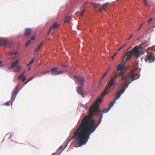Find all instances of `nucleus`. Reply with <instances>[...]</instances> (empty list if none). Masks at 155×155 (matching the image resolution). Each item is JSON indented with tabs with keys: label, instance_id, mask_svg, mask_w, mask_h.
Here are the masks:
<instances>
[{
	"label": "nucleus",
	"instance_id": "nucleus-1",
	"mask_svg": "<svg viewBox=\"0 0 155 155\" xmlns=\"http://www.w3.org/2000/svg\"><path fill=\"white\" fill-rule=\"evenodd\" d=\"M103 92L100 97L97 99L91 108L89 114L85 116L82 120L81 124L74 133V135L69 140L68 143L74 138L76 140H79L78 144L79 147L85 145L87 142L91 134L96 129L97 124L94 119V116L95 114L98 116L101 112L99 110V104L102 101Z\"/></svg>",
	"mask_w": 155,
	"mask_h": 155
},
{
	"label": "nucleus",
	"instance_id": "nucleus-2",
	"mask_svg": "<svg viewBox=\"0 0 155 155\" xmlns=\"http://www.w3.org/2000/svg\"><path fill=\"white\" fill-rule=\"evenodd\" d=\"M153 48L149 47L147 50V58L145 61L146 62L151 63L155 61V56H154L153 54L152 53Z\"/></svg>",
	"mask_w": 155,
	"mask_h": 155
},
{
	"label": "nucleus",
	"instance_id": "nucleus-3",
	"mask_svg": "<svg viewBox=\"0 0 155 155\" xmlns=\"http://www.w3.org/2000/svg\"><path fill=\"white\" fill-rule=\"evenodd\" d=\"M143 45V44H140V46L139 47H137V46H135L133 48L132 50H131L133 55L135 56L137 58H138L140 56V55L143 54V51L140 50V49L144 48V46H142Z\"/></svg>",
	"mask_w": 155,
	"mask_h": 155
},
{
	"label": "nucleus",
	"instance_id": "nucleus-4",
	"mask_svg": "<svg viewBox=\"0 0 155 155\" xmlns=\"http://www.w3.org/2000/svg\"><path fill=\"white\" fill-rule=\"evenodd\" d=\"M116 100L114 99V100L110 102L109 104L108 107L106 109L103 110L101 111V113L99 117V121L98 123L97 124V126L99 125V124L101 123V120L103 117V114L104 113H106L108 111L110 110L112 107L113 106L114 103L115 102Z\"/></svg>",
	"mask_w": 155,
	"mask_h": 155
},
{
	"label": "nucleus",
	"instance_id": "nucleus-5",
	"mask_svg": "<svg viewBox=\"0 0 155 155\" xmlns=\"http://www.w3.org/2000/svg\"><path fill=\"white\" fill-rule=\"evenodd\" d=\"M127 75L128 76V79L130 78L131 79V81H129L128 82L126 83L123 86V87H124L125 89V88L127 87L129 84L131 83L132 81L137 79V78L135 79V78L136 76L137 75V74H134L132 70L129 73L127 74Z\"/></svg>",
	"mask_w": 155,
	"mask_h": 155
},
{
	"label": "nucleus",
	"instance_id": "nucleus-6",
	"mask_svg": "<svg viewBox=\"0 0 155 155\" xmlns=\"http://www.w3.org/2000/svg\"><path fill=\"white\" fill-rule=\"evenodd\" d=\"M18 85L16 88L12 91L11 101L6 102L4 104L5 105L9 106L10 105V104L14 101L16 96V95L18 93Z\"/></svg>",
	"mask_w": 155,
	"mask_h": 155
},
{
	"label": "nucleus",
	"instance_id": "nucleus-7",
	"mask_svg": "<svg viewBox=\"0 0 155 155\" xmlns=\"http://www.w3.org/2000/svg\"><path fill=\"white\" fill-rule=\"evenodd\" d=\"M119 76H122V79L121 80L122 81L123 80L126 81L128 79V76L127 74H126V73L123 71H120V72L116 73L114 74V77L113 78L116 80V78Z\"/></svg>",
	"mask_w": 155,
	"mask_h": 155
},
{
	"label": "nucleus",
	"instance_id": "nucleus-8",
	"mask_svg": "<svg viewBox=\"0 0 155 155\" xmlns=\"http://www.w3.org/2000/svg\"><path fill=\"white\" fill-rule=\"evenodd\" d=\"M115 80V79L112 78L111 79L110 82L107 84L106 88L103 91V96H105L107 94L108 92V90L111 88L112 86L114 84Z\"/></svg>",
	"mask_w": 155,
	"mask_h": 155
},
{
	"label": "nucleus",
	"instance_id": "nucleus-9",
	"mask_svg": "<svg viewBox=\"0 0 155 155\" xmlns=\"http://www.w3.org/2000/svg\"><path fill=\"white\" fill-rule=\"evenodd\" d=\"M58 69V68H52L51 70V74L52 75H59L64 72L63 71H57Z\"/></svg>",
	"mask_w": 155,
	"mask_h": 155
},
{
	"label": "nucleus",
	"instance_id": "nucleus-10",
	"mask_svg": "<svg viewBox=\"0 0 155 155\" xmlns=\"http://www.w3.org/2000/svg\"><path fill=\"white\" fill-rule=\"evenodd\" d=\"M18 53V52L16 51L12 52H8V54L10 56V59L11 60L15 59L16 58L15 56Z\"/></svg>",
	"mask_w": 155,
	"mask_h": 155
},
{
	"label": "nucleus",
	"instance_id": "nucleus-11",
	"mask_svg": "<svg viewBox=\"0 0 155 155\" xmlns=\"http://www.w3.org/2000/svg\"><path fill=\"white\" fill-rule=\"evenodd\" d=\"M132 54H133L131 50L128 51L127 53L125 56V57H126V60H130L131 58Z\"/></svg>",
	"mask_w": 155,
	"mask_h": 155
},
{
	"label": "nucleus",
	"instance_id": "nucleus-12",
	"mask_svg": "<svg viewBox=\"0 0 155 155\" xmlns=\"http://www.w3.org/2000/svg\"><path fill=\"white\" fill-rule=\"evenodd\" d=\"M59 25H58L57 23H54L51 26L50 28H49V31L48 32V34L49 32L51 31L52 28H53V29H54L58 27H59Z\"/></svg>",
	"mask_w": 155,
	"mask_h": 155
},
{
	"label": "nucleus",
	"instance_id": "nucleus-13",
	"mask_svg": "<svg viewBox=\"0 0 155 155\" xmlns=\"http://www.w3.org/2000/svg\"><path fill=\"white\" fill-rule=\"evenodd\" d=\"M19 61L18 60H17L15 61L12 64L11 66L8 67V69H11L13 68L16 67L18 64Z\"/></svg>",
	"mask_w": 155,
	"mask_h": 155
},
{
	"label": "nucleus",
	"instance_id": "nucleus-14",
	"mask_svg": "<svg viewBox=\"0 0 155 155\" xmlns=\"http://www.w3.org/2000/svg\"><path fill=\"white\" fill-rule=\"evenodd\" d=\"M75 77L77 78L78 82H80L82 85H83L84 83V80L83 79V78L81 76H75Z\"/></svg>",
	"mask_w": 155,
	"mask_h": 155
},
{
	"label": "nucleus",
	"instance_id": "nucleus-15",
	"mask_svg": "<svg viewBox=\"0 0 155 155\" xmlns=\"http://www.w3.org/2000/svg\"><path fill=\"white\" fill-rule=\"evenodd\" d=\"M77 91L79 94L82 96L84 95L83 90L81 86L78 87L77 89Z\"/></svg>",
	"mask_w": 155,
	"mask_h": 155
},
{
	"label": "nucleus",
	"instance_id": "nucleus-16",
	"mask_svg": "<svg viewBox=\"0 0 155 155\" xmlns=\"http://www.w3.org/2000/svg\"><path fill=\"white\" fill-rule=\"evenodd\" d=\"M8 41L0 39V45L5 46L8 44Z\"/></svg>",
	"mask_w": 155,
	"mask_h": 155
},
{
	"label": "nucleus",
	"instance_id": "nucleus-17",
	"mask_svg": "<svg viewBox=\"0 0 155 155\" xmlns=\"http://www.w3.org/2000/svg\"><path fill=\"white\" fill-rule=\"evenodd\" d=\"M124 68V66L123 65V64H120L117 67V70L118 72L120 71H123H123Z\"/></svg>",
	"mask_w": 155,
	"mask_h": 155
},
{
	"label": "nucleus",
	"instance_id": "nucleus-18",
	"mask_svg": "<svg viewBox=\"0 0 155 155\" xmlns=\"http://www.w3.org/2000/svg\"><path fill=\"white\" fill-rule=\"evenodd\" d=\"M31 31V29L28 28L25 29V35L26 36H28L30 35Z\"/></svg>",
	"mask_w": 155,
	"mask_h": 155
},
{
	"label": "nucleus",
	"instance_id": "nucleus-19",
	"mask_svg": "<svg viewBox=\"0 0 155 155\" xmlns=\"http://www.w3.org/2000/svg\"><path fill=\"white\" fill-rule=\"evenodd\" d=\"M22 67L21 66H17L15 69H14V72H17L19 71L21 69Z\"/></svg>",
	"mask_w": 155,
	"mask_h": 155
},
{
	"label": "nucleus",
	"instance_id": "nucleus-20",
	"mask_svg": "<svg viewBox=\"0 0 155 155\" xmlns=\"http://www.w3.org/2000/svg\"><path fill=\"white\" fill-rule=\"evenodd\" d=\"M116 94H117V95L116 97L114 98V99L115 100H116L117 99H118L121 96V94L120 93L118 92H116Z\"/></svg>",
	"mask_w": 155,
	"mask_h": 155
},
{
	"label": "nucleus",
	"instance_id": "nucleus-21",
	"mask_svg": "<svg viewBox=\"0 0 155 155\" xmlns=\"http://www.w3.org/2000/svg\"><path fill=\"white\" fill-rule=\"evenodd\" d=\"M120 88H119L118 92L120 93L121 94L124 93V91L125 90V89L124 88V87H122L120 89Z\"/></svg>",
	"mask_w": 155,
	"mask_h": 155
},
{
	"label": "nucleus",
	"instance_id": "nucleus-22",
	"mask_svg": "<svg viewBox=\"0 0 155 155\" xmlns=\"http://www.w3.org/2000/svg\"><path fill=\"white\" fill-rule=\"evenodd\" d=\"M138 64L139 63L138 58H136L135 59V62L134 63V66L136 68H137L138 67Z\"/></svg>",
	"mask_w": 155,
	"mask_h": 155
},
{
	"label": "nucleus",
	"instance_id": "nucleus-23",
	"mask_svg": "<svg viewBox=\"0 0 155 155\" xmlns=\"http://www.w3.org/2000/svg\"><path fill=\"white\" fill-rule=\"evenodd\" d=\"M91 4V3L88 2H85L84 3V8L90 7V5Z\"/></svg>",
	"mask_w": 155,
	"mask_h": 155
},
{
	"label": "nucleus",
	"instance_id": "nucleus-24",
	"mask_svg": "<svg viewBox=\"0 0 155 155\" xmlns=\"http://www.w3.org/2000/svg\"><path fill=\"white\" fill-rule=\"evenodd\" d=\"M43 44V42H41L38 47L35 49V51L37 52L41 48V45H42Z\"/></svg>",
	"mask_w": 155,
	"mask_h": 155
},
{
	"label": "nucleus",
	"instance_id": "nucleus-25",
	"mask_svg": "<svg viewBox=\"0 0 155 155\" xmlns=\"http://www.w3.org/2000/svg\"><path fill=\"white\" fill-rule=\"evenodd\" d=\"M25 71H24L22 72V73H21V74L18 77V80H20L21 79V78H22V77L23 76H24V75L25 74Z\"/></svg>",
	"mask_w": 155,
	"mask_h": 155
},
{
	"label": "nucleus",
	"instance_id": "nucleus-26",
	"mask_svg": "<svg viewBox=\"0 0 155 155\" xmlns=\"http://www.w3.org/2000/svg\"><path fill=\"white\" fill-rule=\"evenodd\" d=\"M107 3H106L102 5V8L104 11H105L107 7Z\"/></svg>",
	"mask_w": 155,
	"mask_h": 155
},
{
	"label": "nucleus",
	"instance_id": "nucleus-27",
	"mask_svg": "<svg viewBox=\"0 0 155 155\" xmlns=\"http://www.w3.org/2000/svg\"><path fill=\"white\" fill-rule=\"evenodd\" d=\"M72 17L70 16L69 17H67L65 18V22H68L70 19Z\"/></svg>",
	"mask_w": 155,
	"mask_h": 155
},
{
	"label": "nucleus",
	"instance_id": "nucleus-28",
	"mask_svg": "<svg viewBox=\"0 0 155 155\" xmlns=\"http://www.w3.org/2000/svg\"><path fill=\"white\" fill-rule=\"evenodd\" d=\"M34 62V61L33 59H32L31 61L29 62V63L27 64V67H29Z\"/></svg>",
	"mask_w": 155,
	"mask_h": 155
},
{
	"label": "nucleus",
	"instance_id": "nucleus-29",
	"mask_svg": "<svg viewBox=\"0 0 155 155\" xmlns=\"http://www.w3.org/2000/svg\"><path fill=\"white\" fill-rule=\"evenodd\" d=\"M99 5V4H97L96 3H93L92 6L94 8H97L98 6Z\"/></svg>",
	"mask_w": 155,
	"mask_h": 155
},
{
	"label": "nucleus",
	"instance_id": "nucleus-30",
	"mask_svg": "<svg viewBox=\"0 0 155 155\" xmlns=\"http://www.w3.org/2000/svg\"><path fill=\"white\" fill-rule=\"evenodd\" d=\"M85 10L84 9V10H83L81 12V13H80V16H84V12H85Z\"/></svg>",
	"mask_w": 155,
	"mask_h": 155
},
{
	"label": "nucleus",
	"instance_id": "nucleus-31",
	"mask_svg": "<svg viewBox=\"0 0 155 155\" xmlns=\"http://www.w3.org/2000/svg\"><path fill=\"white\" fill-rule=\"evenodd\" d=\"M33 78V77H31L27 81H26L25 83V84H26L29 81H31V80Z\"/></svg>",
	"mask_w": 155,
	"mask_h": 155
},
{
	"label": "nucleus",
	"instance_id": "nucleus-32",
	"mask_svg": "<svg viewBox=\"0 0 155 155\" xmlns=\"http://www.w3.org/2000/svg\"><path fill=\"white\" fill-rule=\"evenodd\" d=\"M5 64H3L2 62L1 61H0V67H2L5 66Z\"/></svg>",
	"mask_w": 155,
	"mask_h": 155
},
{
	"label": "nucleus",
	"instance_id": "nucleus-33",
	"mask_svg": "<svg viewBox=\"0 0 155 155\" xmlns=\"http://www.w3.org/2000/svg\"><path fill=\"white\" fill-rule=\"evenodd\" d=\"M21 79L22 82H24L26 80L25 76H23Z\"/></svg>",
	"mask_w": 155,
	"mask_h": 155
},
{
	"label": "nucleus",
	"instance_id": "nucleus-34",
	"mask_svg": "<svg viewBox=\"0 0 155 155\" xmlns=\"http://www.w3.org/2000/svg\"><path fill=\"white\" fill-rule=\"evenodd\" d=\"M50 71H45L44 72H42L41 73V74H47V73L50 72Z\"/></svg>",
	"mask_w": 155,
	"mask_h": 155
},
{
	"label": "nucleus",
	"instance_id": "nucleus-35",
	"mask_svg": "<svg viewBox=\"0 0 155 155\" xmlns=\"http://www.w3.org/2000/svg\"><path fill=\"white\" fill-rule=\"evenodd\" d=\"M125 61L124 60V59H123L121 63V64H123V65L124 66V65L125 63Z\"/></svg>",
	"mask_w": 155,
	"mask_h": 155
},
{
	"label": "nucleus",
	"instance_id": "nucleus-36",
	"mask_svg": "<svg viewBox=\"0 0 155 155\" xmlns=\"http://www.w3.org/2000/svg\"><path fill=\"white\" fill-rule=\"evenodd\" d=\"M143 2L145 6H147V0H143Z\"/></svg>",
	"mask_w": 155,
	"mask_h": 155
},
{
	"label": "nucleus",
	"instance_id": "nucleus-37",
	"mask_svg": "<svg viewBox=\"0 0 155 155\" xmlns=\"http://www.w3.org/2000/svg\"><path fill=\"white\" fill-rule=\"evenodd\" d=\"M143 23H142L141 25H140L139 27V28L137 30V31H139L140 29L141 28V27H142V25H143Z\"/></svg>",
	"mask_w": 155,
	"mask_h": 155
},
{
	"label": "nucleus",
	"instance_id": "nucleus-38",
	"mask_svg": "<svg viewBox=\"0 0 155 155\" xmlns=\"http://www.w3.org/2000/svg\"><path fill=\"white\" fill-rule=\"evenodd\" d=\"M31 40H34L35 39V37L34 36H31Z\"/></svg>",
	"mask_w": 155,
	"mask_h": 155
},
{
	"label": "nucleus",
	"instance_id": "nucleus-39",
	"mask_svg": "<svg viewBox=\"0 0 155 155\" xmlns=\"http://www.w3.org/2000/svg\"><path fill=\"white\" fill-rule=\"evenodd\" d=\"M102 9H103L102 7V8H99L98 9V11L99 12H101L102 11Z\"/></svg>",
	"mask_w": 155,
	"mask_h": 155
},
{
	"label": "nucleus",
	"instance_id": "nucleus-40",
	"mask_svg": "<svg viewBox=\"0 0 155 155\" xmlns=\"http://www.w3.org/2000/svg\"><path fill=\"white\" fill-rule=\"evenodd\" d=\"M153 19V18H151L148 21V23H150V22Z\"/></svg>",
	"mask_w": 155,
	"mask_h": 155
},
{
	"label": "nucleus",
	"instance_id": "nucleus-41",
	"mask_svg": "<svg viewBox=\"0 0 155 155\" xmlns=\"http://www.w3.org/2000/svg\"><path fill=\"white\" fill-rule=\"evenodd\" d=\"M61 66H62V67H67V66L64 64H61Z\"/></svg>",
	"mask_w": 155,
	"mask_h": 155
},
{
	"label": "nucleus",
	"instance_id": "nucleus-42",
	"mask_svg": "<svg viewBox=\"0 0 155 155\" xmlns=\"http://www.w3.org/2000/svg\"><path fill=\"white\" fill-rule=\"evenodd\" d=\"M107 74V71L105 72L103 74L104 76H105Z\"/></svg>",
	"mask_w": 155,
	"mask_h": 155
},
{
	"label": "nucleus",
	"instance_id": "nucleus-43",
	"mask_svg": "<svg viewBox=\"0 0 155 155\" xmlns=\"http://www.w3.org/2000/svg\"><path fill=\"white\" fill-rule=\"evenodd\" d=\"M31 42V40H29L28 42H27V43H28V44H29Z\"/></svg>",
	"mask_w": 155,
	"mask_h": 155
},
{
	"label": "nucleus",
	"instance_id": "nucleus-44",
	"mask_svg": "<svg viewBox=\"0 0 155 155\" xmlns=\"http://www.w3.org/2000/svg\"><path fill=\"white\" fill-rule=\"evenodd\" d=\"M132 35H130V37H129V38H128V39H127V40H128L130 38H131L132 37Z\"/></svg>",
	"mask_w": 155,
	"mask_h": 155
},
{
	"label": "nucleus",
	"instance_id": "nucleus-45",
	"mask_svg": "<svg viewBox=\"0 0 155 155\" xmlns=\"http://www.w3.org/2000/svg\"><path fill=\"white\" fill-rule=\"evenodd\" d=\"M29 44H28V43H27L25 45V47H27L29 45Z\"/></svg>",
	"mask_w": 155,
	"mask_h": 155
},
{
	"label": "nucleus",
	"instance_id": "nucleus-46",
	"mask_svg": "<svg viewBox=\"0 0 155 155\" xmlns=\"http://www.w3.org/2000/svg\"><path fill=\"white\" fill-rule=\"evenodd\" d=\"M122 48V47H121L120 48H119L118 49V51H119L120 50V49Z\"/></svg>",
	"mask_w": 155,
	"mask_h": 155
},
{
	"label": "nucleus",
	"instance_id": "nucleus-47",
	"mask_svg": "<svg viewBox=\"0 0 155 155\" xmlns=\"http://www.w3.org/2000/svg\"><path fill=\"white\" fill-rule=\"evenodd\" d=\"M114 57L113 55V56H112L111 57V59H112V60H113L114 58Z\"/></svg>",
	"mask_w": 155,
	"mask_h": 155
},
{
	"label": "nucleus",
	"instance_id": "nucleus-48",
	"mask_svg": "<svg viewBox=\"0 0 155 155\" xmlns=\"http://www.w3.org/2000/svg\"><path fill=\"white\" fill-rule=\"evenodd\" d=\"M126 43H125V44L122 47V48L124 47V46H126Z\"/></svg>",
	"mask_w": 155,
	"mask_h": 155
},
{
	"label": "nucleus",
	"instance_id": "nucleus-49",
	"mask_svg": "<svg viewBox=\"0 0 155 155\" xmlns=\"http://www.w3.org/2000/svg\"><path fill=\"white\" fill-rule=\"evenodd\" d=\"M117 54V53H114V55H113V56L114 57Z\"/></svg>",
	"mask_w": 155,
	"mask_h": 155
},
{
	"label": "nucleus",
	"instance_id": "nucleus-50",
	"mask_svg": "<svg viewBox=\"0 0 155 155\" xmlns=\"http://www.w3.org/2000/svg\"><path fill=\"white\" fill-rule=\"evenodd\" d=\"M104 75H103V76L101 78V79H103L104 78Z\"/></svg>",
	"mask_w": 155,
	"mask_h": 155
},
{
	"label": "nucleus",
	"instance_id": "nucleus-51",
	"mask_svg": "<svg viewBox=\"0 0 155 155\" xmlns=\"http://www.w3.org/2000/svg\"><path fill=\"white\" fill-rule=\"evenodd\" d=\"M30 68H31V67H30L28 69V71H29L30 70Z\"/></svg>",
	"mask_w": 155,
	"mask_h": 155
},
{
	"label": "nucleus",
	"instance_id": "nucleus-52",
	"mask_svg": "<svg viewBox=\"0 0 155 155\" xmlns=\"http://www.w3.org/2000/svg\"><path fill=\"white\" fill-rule=\"evenodd\" d=\"M78 12V11H77L76 12V13H75V14H77Z\"/></svg>",
	"mask_w": 155,
	"mask_h": 155
},
{
	"label": "nucleus",
	"instance_id": "nucleus-53",
	"mask_svg": "<svg viewBox=\"0 0 155 155\" xmlns=\"http://www.w3.org/2000/svg\"><path fill=\"white\" fill-rule=\"evenodd\" d=\"M109 70H110V68H108V69H107V71H109Z\"/></svg>",
	"mask_w": 155,
	"mask_h": 155
},
{
	"label": "nucleus",
	"instance_id": "nucleus-54",
	"mask_svg": "<svg viewBox=\"0 0 155 155\" xmlns=\"http://www.w3.org/2000/svg\"><path fill=\"white\" fill-rule=\"evenodd\" d=\"M153 47L155 48V46L154 47Z\"/></svg>",
	"mask_w": 155,
	"mask_h": 155
},
{
	"label": "nucleus",
	"instance_id": "nucleus-55",
	"mask_svg": "<svg viewBox=\"0 0 155 155\" xmlns=\"http://www.w3.org/2000/svg\"><path fill=\"white\" fill-rule=\"evenodd\" d=\"M67 146V145H66L65 147H66Z\"/></svg>",
	"mask_w": 155,
	"mask_h": 155
}]
</instances>
